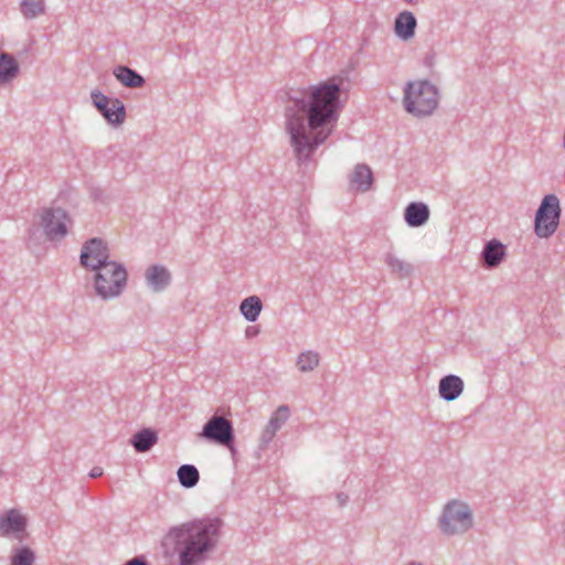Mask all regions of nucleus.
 Instances as JSON below:
<instances>
[{"label": "nucleus", "instance_id": "4468645a", "mask_svg": "<svg viewBox=\"0 0 565 565\" xmlns=\"http://www.w3.org/2000/svg\"><path fill=\"white\" fill-rule=\"evenodd\" d=\"M463 381L455 374H448L439 381V396L446 402L457 399L463 392Z\"/></svg>", "mask_w": 565, "mask_h": 565}, {"label": "nucleus", "instance_id": "ddd939ff", "mask_svg": "<svg viewBox=\"0 0 565 565\" xmlns=\"http://www.w3.org/2000/svg\"><path fill=\"white\" fill-rule=\"evenodd\" d=\"M289 417V408L287 405L279 406L270 416L268 424L264 428L260 439L259 447L262 449L267 448L271 443L277 431L285 425Z\"/></svg>", "mask_w": 565, "mask_h": 565}, {"label": "nucleus", "instance_id": "412c9836", "mask_svg": "<svg viewBox=\"0 0 565 565\" xmlns=\"http://www.w3.org/2000/svg\"><path fill=\"white\" fill-rule=\"evenodd\" d=\"M18 73L17 60L11 54L0 51V85L11 82Z\"/></svg>", "mask_w": 565, "mask_h": 565}, {"label": "nucleus", "instance_id": "5701e85b", "mask_svg": "<svg viewBox=\"0 0 565 565\" xmlns=\"http://www.w3.org/2000/svg\"><path fill=\"white\" fill-rule=\"evenodd\" d=\"M178 481L185 489L195 487L200 480V473L195 466L184 463L177 471Z\"/></svg>", "mask_w": 565, "mask_h": 565}, {"label": "nucleus", "instance_id": "9d476101", "mask_svg": "<svg viewBox=\"0 0 565 565\" xmlns=\"http://www.w3.org/2000/svg\"><path fill=\"white\" fill-rule=\"evenodd\" d=\"M90 98L93 105L108 124L119 126L125 121L126 107L119 98L111 99L97 89L90 93Z\"/></svg>", "mask_w": 565, "mask_h": 565}, {"label": "nucleus", "instance_id": "a878e982", "mask_svg": "<svg viewBox=\"0 0 565 565\" xmlns=\"http://www.w3.org/2000/svg\"><path fill=\"white\" fill-rule=\"evenodd\" d=\"M385 263L391 268L392 273L397 274L401 278L411 276L413 266L403 259H399L392 253L385 255Z\"/></svg>", "mask_w": 565, "mask_h": 565}, {"label": "nucleus", "instance_id": "9b49d317", "mask_svg": "<svg viewBox=\"0 0 565 565\" xmlns=\"http://www.w3.org/2000/svg\"><path fill=\"white\" fill-rule=\"evenodd\" d=\"M26 520L17 510L11 509L0 513V536L12 535L18 541H23L25 536Z\"/></svg>", "mask_w": 565, "mask_h": 565}, {"label": "nucleus", "instance_id": "dca6fc26", "mask_svg": "<svg viewBox=\"0 0 565 565\" xmlns=\"http://www.w3.org/2000/svg\"><path fill=\"white\" fill-rule=\"evenodd\" d=\"M505 246L498 239L493 238L486 243L481 253L482 264L487 268L498 267L505 257Z\"/></svg>", "mask_w": 565, "mask_h": 565}, {"label": "nucleus", "instance_id": "f257e3e1", "mask_svg": "<svg viewBox=\"0 0 565 565\" xmlns=\"http://www.w3.org/2000/svg\"><path fill=\"white\" fill-rule=\"evenodd\" d=\"M340 108L337 83L290 90L285 129L299 163L310 161L319 146L327 141L339 119Z\"/></svg>", "mask_w": 565, "mask_h": 565}, {"label": "nucleus", "instance_id": "2eb2a0df", "mask_svg": "<svg viewBox=\"0 0 565 565\" xmlns=\"http://www.w3.org/2000/svg\"><path fill=\"white\" fill-rule=\"evenodd\" d=\"M429 209L423 202H412L404 210V220L409 227H420L429 220Z\"/></svg>", "mask_w": 565, "mask_h": 565}, {"label": "nucleus", "instance_id": "7ed1b4c3", "mask_svg": "<svg viewBox=\"0 0 565 565\" xmlns=\"http://www.w3.org/2000/svg\"><path fill=\"white\" fill-rule=\"evenodd\" d=\"M36 225L26 230L25 244L29 248L42 245L43 236L50 242H61L68 235L73 221L68 212L60 206H47L36 211Z\"/></svg>", "mask_w": 565, "mask_h": 565}, {"label": "nucleus", "instance_id": "423d86ee", "mask_svg": "<svg viewBox=\"0 0 565 565\" xmlns=\"http://www.w3.org/2000/svg\"><path fill=\"white\" fill-rule=\"evenodd\" d=\"M437 522L445 536H460L473 527L475 516L467 502L454 499L443 507Z\"/></svg>", "mask_w": 565, "mask_h": 565}, {"label": "nucleus", "instance_id": "6e6552de", "mask_svg": "<svg viewBox=\"0 0 565 565\" xmlns=\"http://www.w3.org/2000/svg\"><path fill=\"white\" fill-rule=\"evenodd\" d=\"M200 436L209 441L232 448L234 428L232 422L218 415H213L203 426Z\"/></svg>", "mask_w": 565, "mask_h": 565}, {"label": "nucleus", "instance_id": "c85d7f7f", "mask_svg": "<svg viewBox=\"0 0 565 565\" xmlns=\"http://www.w3.org/2000/svg\"><path fill=\"white\" fill-rule=\"evenodd\" d=\"M124 565H148V563L143 557H134L126 562Z\"/></svg>", "mask_w": 565, "mask_h": 565}, {"label": "nucleus", "instance_id": "f3484780", "mask_svg": "<svg viewBox=\"0 0 565 565\" xmlns=\"http://www.w3.org/2000/svg\"><path fill=\"white\" fill-rule=\"evenodd\" d=\"M374 178L371 168L365 163L355 166L350 175V186L359 192H366L371 189Z\"/></svg>", "mask_w": 565, "mask_h": 565}, {"label": "nucleus", "instance_id": "7c9ffc66", "mask_svg": "<svg viewBox=\"0 0 565 565\" xmlns=\"http://www.w3.org/2000/svg\"><path fill=\"white\" fill-rule=\"evenodd\" d=\"M257 332H258V331H257L254 327H248V328L246 329V335H247V337L255 335V334H257Z\"/></svg>", "mask_w": 565, "mask_h": 565}, {"label": "nucleus", "instance_id": "2f4dec72", "mask_svg": "<svg viewBox=\"0 0 565 565\" xmlns=\"http://www.w3.org/2000/svg\"><path fill=\"white\" fill-rule=\"evenodd\" d=\"M408 3H413L415 0H405Z\"/></svg>", "mask_w": 565, "mask_h": 565}, {"label": "nucleus", "instance_id": "b1692460", "mask_svg": "<svg viewBox=\"0 0 565 565\" xmlns=\"http://www.w3.org/2000/svg\"><path fill=\"white\" fill-rule=\"evenodd\" d=\"M320 364V354L313 350L301 352L296 361V365L301 373L312 372Z\"/></svg>", "mask_w": 565, "mask_h": 565}, {"label": "nucleus", "instance_id": "1a4fd4ad", "mask_svg": "<svg viewBox=\"0 0 565 565\" xmlns=\"http://www.w3.org/2000/svg\"><path fill=\"white\" fill-rule=\"evenodd\" d=\"M110 250L107 243L98 237L85 242L79 255V263L83 267L95 271L110 262Z\"/></svg>", "mask_w": 565, "mask_h": 565}, {"label": "nucleus", "instance_id": "f8f14e48", "mask_svg": "<svg viewBox=\"0 0 565 565\" xmlns=\"http://www.w3.org/2000/svg\"><path fill=\"white\" fill-rule=\"evenodd\" d=\"M170 270L160 264L150 265L145 270V282L149 290L159 294L164 291L171 284Z\"/></svg>", "mask_w": 565, "mask_h": 565}, {"label": "nucleus", "instance_id": "f03ea898", "mask_svg": "<svg viewBox=\"0 0 565 565\" xmlns=\"http://www.w3.org/2000/svg\"><path fill=\"white\" fill-rule=\"evenodd\" d=\"M223 525L218 516H207L170 527L167 537L173 542L178 565H204L221 542Z\"/></svg>", "mask_w": 565, "mask_h": 565}, {"label": "nucleus", "instance_id": "20e7f679", "mask_svg": "<svg viewBox=\"0 0 565 565\" xmlns=\"http://www.w3.org/2000/svg\"><path fill=\"white\" fill-rule=\"evenodd\" d=\"M403 105L414 117H428L439 105V89L428 79L411 81L404 87Z\"/></svg>", "mask_w": 565, "mask_h": 565}, {"label": "nucleus", "instance_id": "4be33fe9", "mask_svg": "<svg viewBox=\"0 0 565 565\" xmlns=\"http://www.w3.org/2000/svg\"><path fill=\"white\" fill-rule=\"evenodd\" d=\"M263 309L262 300L258 296H249L239 305V312L248 322H255Z\"/></svg>", "mask_w": 565, "mask_h": 565}, {"label": "nucleus", "instance_id": "6ab92c4d", "mask_svg": "<svg viewBox=\"0 0 565 565\" xmlns=\"http://www.w3.org/2000/svg\"><path fill=\"white\" fill-rule=\"evenodd\" d=\"M114 76L128 88H138L145 84V78L137 71L119 65L114 68Z\"/></svg>", "mask_w": 565, "mask_h": 565}, {"label": "nucleus", "instance_id": "0eeeda50", "mask_svg": "<svg viewBox=\"0 0 565 565\" xmlns=\"http://www.w3.org/2000/svg\"><path fill=\"white\" fill-rule=\"evenodd\" d=\"M561 203L555 194H546L536 210L534 232L540 238L551 237L557 230L561 218Z\"/></svg>", "mask_w": 565, "mask_h": 565}, {"label": "nucleus", "instance_id": "39448f33", "mask_svg": "<svg viewBox=\"0 0 565 565\" xmlns=\"http://www.w3.org/2000/svg\"><path fill=\"white\" fill-rule=\"evenodd\" d=\"M95 294L103 300L118 298L126 289L128 273L124 264L110 260L94 271Z\"/></svg>", "mask_w": 565, "mask_h": 565}, {"label": "nucleus", "instance_id": "393cba45", "mask_svg": "<svg viewBox=\"0 0 565 565\" xmlns=\"http://www.w3.org/2000/svg\"><path fill=\"white\" fill-rule=\"evenodd\" d=\"M36 559L34 551L29 546H14L10 556L11 565H34Z\"/></svg>", "mask_w": 565, "mask_h": 565}, {"label": "nucleus", "instance_id": "aec40b11", "mask_svg": "<svg viewBox=\"0 0 565 565\" xmlns=\"http://www.w3.org/2000/svg\"><path fill=\"white\" fill-rule=\"evenodd\" d=\"M158 441V435L150 428H143L137 431L130 443L137 452L150 450Z\"/></svg>", "mask_w": 565, "mask_h": 565}, {"label": "nucleus", "instance_id": "c756f323", "mask_svg": "<svg viewBox=\"0 0 565 565\" xmlns=\"http://www.w3.org/2000/svg\"><path fill=\"white\" fill-rule=\"evenodd\" d=\"M103 475V468L100 467H94L90 471H89V477L90 478H98Z\"/></svg>", "mask_w": 565, "mask_h": 565}, {"label": "nucleus", "instance_id": "cd10ccee", "mask_svg": "<svg viewBox=\"0 0 565 565\" xmlns=\"http://www.w3.org/2000/svg\"><path fill=\"white\" fill-rule=\"evenodd\" d=\"M337 501H338V505L340 508H343L347 505L348 501H349V495L344 492H339L337 493Z\"/></svg>", "mask_w": 565, "mask_h": 565}, {"label": "nucleus", "instance_id": "a211bd4d", "mask_svg": "<svg viewBox=\"0 0 565 565\" xmlns=\"http://www.w3.org/2000/svg\"><path fill=\"white\" fill-rule=\"evenodd\" d=\"M416 26L417 20L411 11H403L395 19V34L404 41L414 36Z\"/></svg>", "mask_w": 565, "mask_h": 565}, {"label": "nucleus", "instance_id": "bb28decb", "mask_svg": "<svg viewBox=\"0 0 565 565\" xmlns=\"http://www.w3.org/2000/svg\"><path fill=\"white\" fill-rule=\"evenodd\" d=\"M45 0H21L20 2V11L22 15L32 20L45 11Z\"/></svg>", "mask_w": 565, "mask_h": 565}]
</instances>
